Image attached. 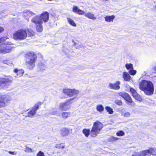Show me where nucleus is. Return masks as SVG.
I'll use <instances>...</instances> for the list:
<instances>
[{"label":"nucleus","instance_id":"aec40b11","mask_svg":"<svg viewBox=\"0 0 156 156\" xmlns=\"http://www.w3.org/2000/svg\"><path fill=\"white\" fill-rule=\"evenodd\" d=\"M122 77L124 80L125 81H129L131 79V76L127 72H123V73Z\"/></svg>","mask_w":156,"mask_h":156},{"label":"nucleus","instance_id":"412c9836","mask_svg":"<svg viewBox=\"0 0 156 156\" xmlns=\"http://www.w3.org/2000/svg\"><path fill=\"white\" fill-rule=\"evenodd\" d=\"M42 23H40L36 25V30L38 32H41L43 30V27Z\"/></svg>","mask_w":156,"mask_h":156},{"label":"nucleus","instance_id":"bb28decb","mask_svg":"<svg viewBox=\"0 0 156 156\" xmlns=\"http://www.w3.org/2000/svg\"><path fill=\"white\" fill-rule=\"evenodd\" d=\"M96 109L98 112H101L104 110V108L102 105H99L97 106Z\"/></svg>","mask_w":156,"mask_h":156},{"label":"nucleus","instance_id":"c756f323","mask_svg":"<svg viewBox=\"0 0 156 156\" xmlns=\"http://www.w3.org/2000/svg\"><path fill=\"white\" fill-rule=\"evenodd\" d=\"M143 151L134 153L131 156H144Z\"/></svg>","mask_w":156,"mask_h":156},{"label":"nucleus","instance_id":"f03ea898","mask_svg":"<svg viewBox=\"0 0 156 156\" xmlns=\"http://www.w3.org/2000/svg\"><path fill=\"white\" fill-rule=\"evenodd\" d=\"M37 58V55L34 52L30 51L27 53L26 56V62L29 69H32L34 68Z\"/></svg>","mask_w":156,"mask_h":156},{"label":"nucleus","instance_id":"423d86ee","mask_svg":"<svg viewBox=\"0 0 156 156\" xmlns=\"http://www.w3.org/2000/svg\"><path fill=\"white\" fill-rule=\"evenodd\" d=\"M27 36V33L25 30L20 29L14 33L13 35V38L16 40H25Z\"/></svg>","mask_w":156,"mask_h":156},{"label":"nucleus","instance_id":"6e6552de","mask_svg":"<svg viewBox=\"0 0 156 156\" xmlns=\"http://www.w3.org/2000/svg\"><path fill=\"white\" fill-rule=\"evenodd\" d=\"M11 100L10 96L7 95H4L0 96V108L5 107L7 103Z\"/></svg>","mask_w":156,"mask_h":156},{"label":"nucleus","instance_id":"a18cd8bd","mask_svg":"<svg viewBox=\"0 0 156 156\" xmlns=\"http://www.w3.org/2000/svg\"><path fill=\"white\" fill-rule=\"evenodd\" d=\"M4 30V28L0 26V33L3 31Z\"/></svg>","mask_w":156,"mask_h":156},{"label":"nucleus","instance_id":"7c9ffc66","mask_svg":"<svg viewBox=\"0 0 156 156\" xmlns=\"http://www.w3.org/2000/svg\"><path fill=\"white\" fill-rule=\"evenodd\" d=\"M105 109L110 114H112L113 113L112 109L108 106H107L105 107Z\"/></svg>","mask_w":156,"mask_h":156},{"label":"nucleus","instance_id":"de8ad7c7","mask_svg":"<svg viewBox=\"0 0 156 156\" xmlns=\"http://www.w3.org/2000/svg\"><path fill=\"white\" fill-rule=\"evenodd\" d=\"M155 153L156 154V150H155Z\"/></svg>","mask_w":156,"mask_h":156},{"label":"nucleus","instance_id":"09e8293b","mask_svg":"<svg viewBox=\"0 0 156 156\" xmlns=\"http://www.w3.org/2000/svg\"><path fill=\"white\" fill-rule=\"evenodd\" d=\"M155 8L156 9V6L155 7Z\"/></svg>","mask_w":156,"mask_h":156},{"label":"nucleus","instance_id":"2eb2a0df","mask_svg":"<svg viewBox=\"0 0 156 156\" xmlns=\"http://www.w3.org/2000/svg\"><path fill=\"white\" fill-rule=\"evenodd\" d=\"M23 13L24 16L25 17H27L26 19L35 15V13L33 12L28 10H25L23 11Z\"/></svg>","mask_w":156,"mask_h":156},{"label":"nucleus","instance_id":"4468645a","mask_svg":"<svg viewBox=\"0 0 156 156\" xmlns=\"http://www.w3.org/2000/svg\"><path fill=\"white\" fill-rule=\"evenodd\" d=\"M155 150H154L152 148H151L149 149L143 151H142L144 153V156L148 155V154L156 156V154L155 153Z\"/></svg>","mask_w":156,"mask_h":156},{"label":"nucleus","instance_id":"49530a36","mask_svg":"<svg viewBox=\"0 0 156 156\" xmlns=\"http://www.w3.org/2000/svg\"><path fill=\"white\" fill-rule=\"evenodd\" d=\"M155 129V131L156 132V126H154Z\"/></svg>","mask_w":156,"mask_h":156},{"label":"nucleus","instance_id":"cd10ccee","mask_svg":"<svg viewBox=\"0 0 156 156\" xmlns=\"http://www.w3.org/2000/svg\"><path fill=\"white\" fill-rule=\"evenodd\" d=\"M67 20L68 23L72 26L74 27H76V25L75 23L70 18H67Z\"/></svg>","mask_w":156,"mask_h":156},{"label":"nucleus","instance_id":"1a4fd4ad","mask_svg":"<svg viewBox=\"0 0 156 156\" xmlns=\"http://www.w3.org/2000/svg\"><path fill=\"white\" fill-rule=\"evenodd\" d=\"M63 92L64 93L69 97H72L75 96L78 94L79 91L75 89H64L63 90Z\"/></svg>","mask_w":156,"mask_h":156},{"label":"nucleus","instance_id":"c9c22d12","mask_svg":"<svg viewBox=\"0 0 156 156\" xmlns=\"http://www.w3.org/2000/svg\"><path fill=\"white\" fill-rule=\"evenodd\" d=\"M28 35L30 37L33 36L34 35V32L31 30H28Z\"/></svg>","mask_w":156,"mask_h":156},{"label":"nucleus","instance_id":"f8f14e48","mask_svg":"<svg viewBox=\"0 0 156 156\" xmlns=\"http://www.w3.org/2000/svg\"><path fill=\"white\" fill-rule=\"evenodd\" d=\"M130 91L131 92L132 96L134 97V98L139 101H142V98L138 94L135 90H134L133 88H130Z\"/></svg>","mask_w":156,"mask_h":156},{"label":"nucleus","instance_id":"c85d7f7f","mask_svg":"<svg viewBox=\"0 0 156 156\" xmlns=\"http://www.w3.org/2000/svg\"><path fill=\"white\" fill-rule=\"evenodd\" d=\"M125 67L128 70L133 69V65L131 63H127L125 65Z\"/></svg>","mask_w":156,"mask_h":156},{"label":"nucleus","instance_id":"5701e85b","mask_svg":"<svg viewBox=\"0 0 156 156\" xmlns=\"http://www.w3.org/2000/svg\"><path fill=\"white\" fill-rule=\"evenodd\" d=\"M121 115L124 117L128 118L130 116L131 113L129 112L125 111L122 112L121 113Z\"/></svg>","mask_w":156,"mask_h":156},{"label":"nucleus","instance_id":"a211bd4d","mask_svg":"<svg viewBox=\"0 0 156 156\" xmlns=\"http://www.w3.org/2000/svg\"><path fill=\"white\" fill-rule=\"evenodd\" d=\"M115 16L112 15L111 16H106L104 17L105 21L107 22L110 23L112 22L115 19Z\"/></svg>","mask_w":156,"mask_h":156},{"label":"nucleus","instance_id":"dca6fc26","mask_svg":"<svg viewBox=\"0 0 156 156\" xmlns=\"http://www.w3.org/2000/svg\"><path fill=\"white\" fill-rule=\"evenodd\" d=\"M83 15H84L85 17L89 19L94 20L96 19V17L94 16V15L91 12H88L86 13L84 12Z\"/></svg>","mask_w":156,"mask_h":156},{"label":"nucleus","instance_id":"c03bdc74","mask_svg":"<svg viewBox=\"0 0 156 156\" xmlns=\"http://www.w3.org/2000/svg\"><path fill=\"white\" fill-rule=\"evenodd\" d=\"M9 153L10 154H12V155H15L16 154V153L15 152L9 151Z\"/></svg>","mask_w":156,"mask_h":156},{"label":"nucleus","instance_id":"ddd939ff","mask_svg":"<svg viewBox=\"0 0 156 156\" xmlns=\"http://www.w3.org/2000/svg\"><path fill=\"white\" fill-rule=\"evenodd\" d=\"M12 81L9 78L6 77L5 78H0V86L2 84H5L6 85L9 84L11 83Z\"/></svg>","mask_w":156,"mask_h":156},{"label":"nucleus","instance_id":"9d476101","mask_svg":"<svg viewBox=\"0 0 156 156\" xmlns=\"http://www.w3.org/2000/svg\"><path fill=\"white\" fill-rule=\"evenodd\" d=\"M41 104L42 103L41 102H39L36 103L34 106L33 107L31 110L28 112V116L32 117L33 116L35 115L36 113V111L39 108V106L41 105Z\"/></svg>","mask_w":156,"mask_h":156},{"label":"nucleus","instance_id":"20e7f679","mask_svg":"<svg viewBox=\"0 0 156 156\" xmlns=\"http://www.w3.org/2000/svg\"><path fill=\"white\" fill-rule=\"evenodd\" d=\"M49 13L47 12H45L42 13L40 16H36L33 17L31 20L32 23H34L35 25L47 22L49 19Z\"/></svg>","mask_w":156,"mask_h":156},{"label":"nucleus","instance_id":"2f4dec72","mask_svg":"<svg viewBox=\"0 0 156 156\" xmlns=\"http://www.w3.org/2000/svg\"><path fill=\"white\" fill-rule=\"evenodd\" d=\"M39 66L40 69L41 71L45 70L46 69V66L45 65L42 63L40 64Z\"/></svg>","mask_w":156,"mask_h":156},{"label":"nucleus","instance_id":"37998d69","mask_svg":"<svg viewBox=\"0 0 156 156\" xmlns=\"http://www.w3.org/2000/svg\"><path fill=\"white\" fill-rule=\"evenodd\" d=\"M110 138L112 140H117L118 139V138L115 137L113 136H111V137H110Z\"/></svg>","mask_w":156,"mask_h":156},{"label":"nucleus","instance_id":"a878e982","mask_svg":"<svg viewBox=\"0 0 156 156\" xmlns=\"http://www.w3.org/2000/svg\"><path fill=\"white\" fill-rule=\"evenodd\" d=\"M90 131L89 129H84L83 130V133L85 135V136L87 137L90 133Z\"/></svg>","mask_w":156,"mask_h":156},{"label":"nucleus","instance_id":"4c0bfd02","mask_svg":"<svg viewBox=\"0 0 156 156\" xmlns=\"http://www.w3.org/2000/svg\"><path fill=\"white\" fill-rule=\"evenodd\" d=\"M3 62L4 63L8 65H10L12 64L11 62L9 60H3Z\"/></svg>","mask_w":156,"mask_h":156},{"label":"nucleus","instance_id":"b1692460","mask_svg":"<svg viewBox=\"0 0 156 156\" xmlns=\"http://www.w3.org/2000/svg\"><path fill=\"white\" fill-rule=\"evenodd\" d=\"M119 96L122 97L125 100L129 96V95L125 92H120L118 93Z\"/></svg>","mask_w":156,"mask_h":156},{"label":"nucleus","instance_id":"f257e3e1","mask_svg":"<svg viewBox=\"0 0 156 156\" xmlns=\"http://www.w3.org/2000/svg\"><path fill=\"white\" fill-rule=\"evenodd\" d=\"M139 88L146 95H150L153 94L154 87L152 83L149 81L143 80L139 83Z\"/></svg>","mask_w":156,"mask_h":156},{"label":"nucleus","instance_id":"79ce46f5","mask_svg":"<svg viewBox=\"0 0 156 156\" xmlns=\"http://www.w3.org/2000/svg\"><path fill=\"white\" fill-rule=\"evenodd\" d=\"M51 113L53 115H57L58 114V111H53L51 112Z\"/></svg>","mask_w":156,"mask_h":156},{"label":"nucleus","instance_id":"9b49d317","mask_svg":"<svg viewBox=\"0 0 156 156\" xmlns=\"http://www.w3.org/2000/svg\"><path fill=\"white\" fill-rule=\"evenodd\" d=\"M121 83L119 81H117L114 83H109L108 85V87L112 89L118 90L120 88L119 85Z\"/></svg>","mask_w":156,"mask_h":156},{"label":"nucleus","instance_id":"6ab92c4d","mask_svg":"<svg viewBox=\"0 0 156 156\" xmlns=\"http://www.w3.org/2000/svg\"><path fill=\"white\" fill-rule=\"evenodd\" d=\"M69 131V129L64 128L62 129L61 132V134L62 136H66L68 135Z\"/></svg>","mask_w":156,"mask_h":156},{"label":"nucleus","instance_id":"58836bf2","mask_svg":"<svg viewBox=\"0 0 156 156\" xmlns=\"http://www.w3.org/2000/svg\"><path fill=\"white\" fill-rule=\"evenodd\" d=\"M125 100L129 103H131L133 102L131 98L129 96Z\"/></svg>","mask_w":156,"mask_h":156},{"label":"nucleus","instance_id":"f704fd0d","mask_svg":"<svg viewBox=\"0 0 156 156\" xmlns=\"http://www.w3.org/2000/svg\"><path fill=\"white\" fill-rule=\"evenodd\" d=\"M129 73L131 75H134L136 74V71L133 69H132L129 70Z\"/></svg>","mask_w":156,"mask_h":156},{"label":"nucleus","instance_id":"e433bc0d","mask_svg":"<svg viewBox=\"0 0 156 156\" xmlns=\"http://www.w3.org/2000/svg\"><path fill=\"white\" fill-rule=\"evenodd\" d=\"M115 103L116 104L119 105H121L122 104V103L120 100H116L115 101Z\"/></svg>","mask_w":156,"mask_h":156},{"label":"nucleus","instance_id":"0eeeda50","mask_svg":"<svg viewBox=\"0 0 156 156\" xmlns=\"http://www.w3.org/2000/svg\"><path fill=\"white\" fill-rule=\"evenodd\" d=\"M75 98V97L69 99L65 102L60 103L58 106V109L63 111L68 110L70 107L71 102Z\"/></svg>","mask_w":156,"mask_h":156},{"label":"nucleus","instance_id":"393cba45","mask_svg":"<svg viewBox=\"0 0 156 156\" xmlns=\"http://www.w3.org/2000/svg\"><path fill=\"white\" fill-rule=\"evenodd\" d=\"M70 113L69 112H64L62 113V116L63 119H67L68 117L70 116Z\"/></svg>","mask_w":156,"mask_h":156},{"label":"nucleus","instance_id":"ea45409f","mask_svg":"<svg viewBox=\"0 0 156 156\" xmlns=\"http://www.w3.org/2000/svg\"><path fill=\"white\" fill-rule=\"evenodd\" d=\"M25 151L26 152H32V150L30 148L26 147L25 150Z\"/></svg>","mask_w":156,"mask_h":156},{"label":"nucleus","instance_id":"f3484780","mask_svg":"<svg viewBox=\"0 0 156 156\" xmlns=\"http://www.w3.org/2000/svg\"><path fill=\"white\" fill-rule=\"evenodd\" d=\"M73 12L79 15H83L84 13V11L79 9L78 7L76 6H73Z\"/></svg>","mask_w":156,"mask_h":156},{"label":"nucleus","instance_id":"72a5a7b5","mask_svg":"<svg viewBox=\"0 0 156 156\" xmlns=\"http://www.w3.org/2000/svg\"><path fill=\"white\" fill-rule=\"evenodd\" d=\"M116 134L118 136H122L124 135L125 133L123 131L120 130L117 132Z\"/></svg>","mask_w":156,"mask_h":156},{"label":"nucleus","instance_id":"473e14b6","mask_svg":"<svg viewBox=\"0 0 156 156\" xmlns=\"http://www.w3.org/2000/svg\"><path fill=\"white\" fill-rule=\"evenodd\" d=\"M55 147L58 149H63L65 147V145L63 144H57L56 145Z\"/></svg>","mask_w":156,"mask_h":156},{"label":"nucleus","instance_id":"4be33fe9","mask_svg":"<svg viewBox=\"0 0 156 156\" xmlns=\"http://www.w3.org/2000/svg\"><path fill=\"white\" fill-rule=\"evenodd\" d=\"M14 72L16 74V75L18 76H22V74L24 73L23 70H18L17 69H15L14 70Z\"/></svg>","mask_w":156,"mask_h":156},{"label":"nucleus","instance_id":"a19ab883","mask_svg":"<svg viewBox=\"0 0 156 156\" xmlns=\"http://www.w3.org/2000/svg\"><path fill=\"white\" fill-rule=\"evenodd\" d=\"M37 156H45V155L43 152L40 151L37 154Z\"/></svg>","mask_w":156,"mask_h":156},{"label":"nucleus","instance_id":"7ed1b4c3","mask_svg":"<svg viewBox=\"0 0 156 156\" xmlns=\"http://www.w3.org/2000/svg\"><path fill=\"white\" fill-rule=\"evenodd\" d=\"M6 37L0 38V52L3 54L9 53L13 47L12 45L7 41Z\"/></svg>","mask_w":156,"mask_h":156},{"label":"nucleus","instance_id":"39448f33","mask_svg":"<svg viewBox=\"0 0 156 156\" xmlns=\"http://www.w3.org/2000/svg\"><path fill=\"white\" fill-rule=\"evenodd\" d=\"M103 127V124L100 121H97L94 122L90 131L91 136L92 137H95L97 136Z\"/></svg>","mask_w":156,"mask_h":156}]
</instances>
